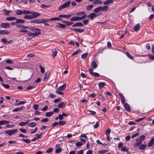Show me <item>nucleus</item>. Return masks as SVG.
Returning a JSON list of instances; mask_svg holds the SVG:
<instances>
[{"label": "nucleus", "mask_w": 154, "mask_h": 154, "mask_svg": "<svg viewBox=\"0 0 154 154\" xmlns=\"http://www.w3.org/2000/svg\"><path fill=\"white\" fill-rule=\"evenodd\" d=\"M87 17V14H85L81 17H73L70 19V20L71 21L80 20L85 19Z\"/></svg>", "instance_id": "f257e3e1"}, {"label": "nucleus", "mask_w": 154, "mask_h": 154, "mask_svg": "<svg viewBox=\"0 0 154 154\" xmlns=\"http://www.w3.org/2000/svg\"><path fill=\"white\" fill-rule=\"evenodd\" d=\"M71 3V1H69L63 4L62 5L60 6L59 8V11H60L62 9L67 8L69 6Z\"/></svg>", "instance_id": "f03ea898"}, {"label": "nucleus", "mask_w": 154, "mask_h": 154, "mask_svg": "<svg viewBox=\"0 0 154 154\" xmlns=\"http://www.w3.org/2000/svg\"><path fill=\"white\" fill-rule=\"evenodd\" d=\"M45 21H48V20H46L45 19H35L31 20V22L37 24H39L42 23H44Z\"/></svg>", "instance_id": "7ed1b4c3"}, {"label": "nucleus", "mask_w": 154, "mask_h": 154, "mask_svg": "<svg viewBox=\"0 0 154 154\" xmlns=\"http://www.w3.org/2000/svg\"><path fill=\"white\" fill-rule=\"evenodd\" d=\"M93 69L92 68H90L89 69L90 73L92 76H94L95 77H98L100 76V74L94 72H93Z\"/></svg>", "instance_id": "20e7f679"}, {"label": "nucleus", "mask_w": 154, "mask_h": 154, "mask_svg": "<svg viewBox=\"0 0 154 154\" xmlns=\"http://www.w3.org/2000/svg\"><path fill=\"white\" fill-rule=\"evenodd\" d=\"M41 34L40 32H36L34 33L29 32H28V35L30 37H35L41 35Z\"/></svg>", "instance_id": "39448f33"}, {"label": "nucleus", "mask_w": 154, "mask_h": 154, "mask_svg": "<svg viewBox=\"0 0 154 154\" xmlns=\"http://www.w3.org/2000/svg\"><path fill=\"white\" fill-rule=\"evenodd\" d=\"M98 15L96 14L95 13H92L88 15L87 17L88 18H90L91 20H92Z\"/></svg>", "instance_id": "423d86ee"}, {"label": "nucleus", "mask_w": 154, "mask_h": 154, "mask_svg": "<svg viewBox=\"0 0 154 154\" xmlns=\"http://www.w3.org/2000/svg\"><path fill=\"white\" fill-rule=\"evenodd\" d=\"M0 26L4 28H7L10 27V25L9 23H2L0 24Z\"/></svg>", "instance_id": "0eeeda50"}, {"label": "nucleus", "mask_w": 154, "mask_h": 154, "mask_svg": "<svg viewBox=\"0 0 154 154\" xmlns=\"http://www.w3.org/2000/svg\"><path fill=\"white\" fill-rule=\"evenodd\" d=\"M30 14H32L31 16L32 19H34L40 15V14L39 13L35 12H31V13Z\"/></svg>", "instance_id": "6e6552de"}, {"label": "nucleus", "mask_w": 154, "mask_h": 154, "mask_svg": "<svg viewBox=\"0 0 154 154\" xmlns=\"http://www.w3.org/2000/svg\"><path fill=\"white\" fill-rule=\"evenodd\" d=\"M119 95L121 98V100L122 103V104L125 103V100L124 96L120 93L119 94Z\"/></svg>", "instance_id": "1a4fd4ad"}, {"label": "nucleus", "mask_w": 154, "mask_h": 154, "mask_svg": "<svg viewBox=\"0 0 154 154\" xmlns=\"http://www.w3.org/2000/svg\"><path fill=\"white\" fill-rule=\"evenodd\" d=\"M152 145L154 147V137H152L150 140L149 142L147 145V146L149 147H151Z\"/></svg>", "instance_id": "9d476101"}, {"label": "nucleus", "mask_w": 154, "mask_h": 154, "mask_svg": "<svg viewBox=\"0 0 154 154\" xmlns=\"http://www.w3.org/2000/svg\"><path fill=\"white\" fill-rule=\"evenodd\" d=\"M10 32L5 30H0V34L4 35L5 34L8 35L9 34Z\"/></svg>", "instance_id": "9b49d317"}, {"label": "nucleus", "mask_w": 154, "mask_h": 154, "mask_svg": "<svg viewBox=\"0 0 154 154\" xmlns=\"http://www.w3.org/2000/svg\"><path fill=\"white\" fill-rule=\"evenodd\" d=\"M50 74V72H47L45 73V76L44 78V81H46L48 80V78L49 77V75Z\"/></svg>", "instance_id": "f8f14e48"}, {"label": "nucleus", "mask_w": 154, "mask_h": 154, "mask_svg": "<svg viewBox=\"0 0 154 154\" xmlns=\"http://www.w3.org/2000/svg\"><path fill=\"white\" fill-rule=\"evenodd\" d=\"M29 29L31 30L32 32H39V31L41 30V29L39 28H37L33 27H30L29 28Z\"/></svg>", "instance_id": "ddd939ff"}, {"label": "nucleus", "mask_w": 154, "mask_h": 154, "mask_svg": "<svg viewBox=\"0 0 154 154\" xmlns=\"http://www.w3.org/2000/svg\"><path fill=\"white\" fill-rule=\"evenodd\" d=\"M124 107L125 109L128 112L131 111V108L129 105L128 103H125L124 105Z\"/></svg>", "instance_id": "4468645a"}, {"label": "nucleus", "mask_w": 154, "mask_h": 154, "mask_svg": "<svg viewBox=\"0 0 154 154\" xmlns=\"http://www.w3.org/2000/svg\"><path fill=\"white\" fill-rule=\"evenodd\" d=\"M70 29L73 30L74 31L76 32H79L80 33H82L84 32V30L82 29Z\"/></svg>", "instance_id": "2eb2a0df"}, {"label": "nucleus", "mask_w": 154, "mask_h": 154, "mask_svg": "<svg viewBox=\"0 0 154 154\" xmlns=\"http://www.w3.org/2000/svg\"><path fill=\"white\" fill-rule=\"evenodd\" d=\"M71 16V15H60L58 16V17H64L66 19H68Z\"/></svg>", "instance_id": "dca6fc26"}, {"label": "nucleus", "mask_w": 154, "mask_h": 154, "mask_svg": "<svg viewBox=\"0 0 154 154\" xmlns=\"http://www.w3.org/2000/svg\"><path fill=\"white\" fill-rule=\"evenodd\" d=\"M83 26V24L81 22H77L72 25V26L73 27L76 26Z\"/></svg>", "instance_id": "f3484780"}, {"label": "nucleus", "mask_w": 154, "mask_h": 154, "mask_svg": "<svg viewBox=\"0 0 154 154\" xmlns=\"http://www.w3.org/2000/svg\"><path fill=\"white\" fill-rule=\"evenodd\" d=\"M140 28V24L139 23H137L134 26V30L135 31L137 32L139 30Z\"/></svg>", "instance_id": "a211bd4d"}, {"label": "nucleus", "mask_w": 154, "mask_h": 154, "mask_svg": "<svg viewBox=\"0 0 154 154\" xmlns=\"http://www.w3.org/2000/svg\"><path fill=\"white\" fill-rule=\"evenodd\" d=\"M58 24L59 25L56 26V27H58L59 28H61L62 29H65L66 26V25L65 24L60 23H58Z\"/></svg>", "instance_id": "6ab92c4d"}, {"label": "nucleus", "mask_w": 154, "mask_h": 154, "mask_svg": "<svg viewBox=\"0 0 154 154\" xmlns=\"http://www.w3.org/2000/svg\"><path fill=\"white\" fill-rule=\"evenodd\" d=\"M29 120H26V122H20L19 123V125L21 126H24L27 124L29 122Z\"/></svg>", "instance_id": "aec40b11"}, {"label": "nucleus", "mask_w": 154, "mask_h": 154, "mask_svg": "<svg viewBox=\"0 0 154 154\" xmlns=\"http://www.w3.org/2000/svg\"><path fill=\"white\" fill-rule=\"evenodd\" d=\"M66 87V84H64L62 86H60L58 89L60 91H63L64 89H65Z\"/></svg>", "instance_id": "412c9836"}, {"label": "nucleus", "mask_w": 154, "mask_h": 154, "mask_svg": "<svg viewBox=\"0 0 154 154\" xmlns=\"http://www.w3.org/2000/svg\"><path fill=\"white\" fill-rule=\"evenodd\" d=\"M91 67L94 69H96L97 66V65L95 61H93L91 64Z\"/></svg>", "instance_id": "4be33fe9"}, {"label": "nucleus", "mask_w": 154, "mask_h": 154, "mask_svg": "<svg viewBox=\"0 0 154 154\" xmlns=\"http://www.w3.org/2000/svg\"><path fill=\"white\" fill-rule=\"evenodd\" d=\"M58 107L59 108L64 107L66 106V104L63 102H61L58 105Z\"/></svg>", "instance_id": "5701e85b"}, {"label": "nucleus", "mask_w": 154, "mask_h": 154, "mask_svg": "<svg viewBox=\"0 0 154 154\" xmlns=\"http://www.w3.org/2000/svg\"><path fill=\"white\" fill-rule=\"evenodd\" d=\"M61 19L58 17H53L49 19H46V20H48V21L49 20L53 21V20H61Z\"/></svg>", "instance_id": "b1692460"}, {"label": "nucleus", "mask_w": 154, "mask_h": 154, "mask_svg": "<svg viewBox=\"0 0 154 154\" xmlns=\"http://www.w3.org/2000/svg\"><path fill=\"white\" fill-rule=\"evenodd\" d=\"M113 2L112 0H107L103 2V4L104 5H109L110 3H112Z\"/></svg>", "instance_id": "393cba45"}, {"label": "nucleus", "mask_w": 154, "mask_h": 154, "mask_svg": "<svg viewBox=\"0 0 154 154\" xmlns=\"http://www.w3.org/2000/svg\"><path fill=\"white\" fill-rule=\"evenodd\" d=\"M9 122V121H7L5 120L0 121V125H2L6 123H8Z\"/></svg>", "instance_id": "a878e982"}, {"label": "nucleus", "mask_w": 154, "mask_h": 154, "mask_svg": "<svg viewBox=\"0 0 154 154\" xmlns=\"http://www.w3.org/2000/svg\"><path fill=\"white\" fill-rule=\"evenodd\" d=\"M63 23H66L67 26H69L73 24V23L71 22H69L67 21L62 20Z\"/></svg>", "instance_id": "bb28decb"}, {"label": "nucleus", "mask_w": 154, "mask_h": 154, "mask_svg": "<svg viewBox=\"0 0 154 154\" xmlns=\"http://www.w3.org/2000/svg\"><path fill=\"white\" fill-rule=\"evenodd\" d=\"M98 85L99 88L101 89L105 85V83L104 82H100Z\"/></svg>", "instance_id": "cd10ccee"}, {"label": "nucleus", "mask_w": 154, "mask_h": 154, "mask_svg": "<svg viewBox=\"0 0 154 154\" xmlns=\"http://www.w3.org/2000/svg\"><path fill=\"white\" fill-rule=\"evenodd\" d=\"M101 6L95 8L94 11V12L95 13H98L101 11Z\"/></svg>", "instance_id": "c85d7f7f"}, {"label": "nucleus", "mask_w": 154, "mask_h": 154, "mask_svg": "<svg viewBox=\"0 0 154 154\" xmlns=\"http://www.w3.org/2000/svg\"><path fill=\"white\" fill-rule=\"evenodd\" d=\"M51 6V5H45L44 4H42L41 5V7L42 8H48Z\"/></svg>", "instance_id": "c756f323"}, {"label": "nucleus", "mask_w": 154, "mask_h": 154, "mask_svg": "<svg viewBox=\"0 0 154 154\" xmlns=\"http://www.w3.org/2000/svg\"><path fill=\"white\" fill-rule=\"evenodd\" d=\"M94 7L93 5H90L87 6L86 7V9L87 11H90Z\"/></svg>", "instance_id": "7c9ffc66"}, {"label": "nucleus", "mask_w": 154, "mask_h": 154, "mask_svg": "<svg viewBox=\"0 0 154 154\" xmlns=\"http://www.w3.org/2000/svg\"><path fill=\"white\" fill-rule=\"evenodd\" d=\"M24 108V106H22L21 107H19L17 108H16L12 110V111L13 112H18L20 110Z\"/></svg>", "instance_id": "2f4dec72"}, {"label": "nucleus", "mask_w": 154, "mask_h": 154, "mask_svg": "<svg viewBox=\"0 0 154 154\" xmlns=\"http://www.w3.org/2000/svg\"><path fill=\"white\" fill-rule=\"evenodd\" d=\"M16 18L14 17H9L6 18V20H7L11 21L16 19Z\"/></svg>", "instance_id": "473e14b6"}, {"label": "nucleus", "mask_w": 154, "mask_h": 154, "mask_svg": "<svg viewBox=\"0 0 154 154\" xmlns=\"http://www.w3.org/2000/svg\"><path fill=\"white\" fill-rule=\"evenodd\" d=\"M142 143V142H141V141H139L138 142L135 143L134 145V146L135 148H136L138 146H139L140 144H141Z\"/></svg>", "instance_id": "72a5a7b5"}, {"label": "nucleus", "mask_w": 154, "mask_h": 154, "mask_svg": "<svg viewBox=\"0 0 154 154\" xmlns=\"http://www.w3.org/2000/svg\"><path fill=\"white\" fill-rule=\"evenodd\" d=\"M146 144H141L140 145V146H139V149L140 150H143L145 149L146 147Z\"/></svg>", "instance_id": "f704fd0d"}, {"label": "nucleus", "mask_w": 154, "mask_h": 154, "mask_svg": "<svg viewBox=\"0 0 154 154\" xmlns=\"http://www.w3.org/2000/svg\"><path fill=\"white\" fill-rule=\"evenodd\" d=\"M16 20V22L17 23H23L25 22V20L22 19H17Z\"/></svg>", "instance_id": "c9c22d12"}, {"label": "nucleus", "mask_w": 154, "mask_h": 154, "mask_svg": "<svg viewBox=\"0 0 154 154\" xmlns=\"http://www.w3.org/2000/svg\"><path fill=\"white\" fill-rule=\"evenodd\" d=\"M36 124L35 123V122H32L31 123H30L28 124V126L30 127H34L35 126H36Z\"/></svg>", "instance_id": "e433bc0d"}, {"label": "nucleus", "mask_w": 154, "mask_h": 154, "mask_svg": "<svg viewBox=\"0 0 154 154\" xmlns=\"http://www.w3.org/2000/svg\"><path fill=\"white\" fill-rule=\"evenodd\" d=\"M17 27L21 29H26L29 28V27L28 26H25L21 24L18 25Z\"/></svg>", "instance_id": "4c0bfd02"}, {"label": "nucleus", "mask_w": 154, "mask_h": 154, "mask_svg": "<svg viewBox=\"0 0 154 154\" xmlns=\"http://www.w3.org/2000/svg\"><path fill=\"white\" fill-rule=\"evenodd\" d=\"M101 11H107L109 9V7L108 6H104L103 7L101 6Z\"/></svg>", "instance_id": "58836bf2"}, {"label": "nucleus", "mask_w": 154, "mask_h": 154, "mask_svg": "<svg viewBox=\"0 0 154 154\" xmlns=\"http://www.w3.org/2000/svg\"><path fill=\"white\" fill-rule=\"evenodd\" d=\"M23 11L20 10H17L16 11V14L18 15H20L23 14Z\"/></svg>", "instance_id": "ea45409f"}, {"label": "nucleus", "mask_w": 154, "mask_h": 154, "mask_svg": "<svg viewBox=\"0 0 154 154\" xmlns=\"http://www.w3.org/2000/svg\"><path fill=\"white\" fill-rule=\"evenodd\" d=\"M94 2V4H102L103 2L100 0H95Z\"/></svg>", "instance_id": "a19ab883"}, {"label": "nucleus", "mask_w": 154, "mask_h": 154, "mask_svg": "<svg viewBox=\"0 0 154 154\" xmlns=\"http://www.w3.org/2000/svg\"><path fill=\"white\" fill-rule=\"evenodd\" d=\"M22 13L24 14H28L31 13V12L27 10H23V11Z\"/></svg>", "instance_id": "79ce46f5"}, {"label": "nucleus", "mask_w": 154, "mask_h": 154, "mask_svg": "<svg viewBox=\"0 0 154 154\" xmlns=\"http://www.w3.org/2000/svg\"><path fill=\"white\" fill-rule=\"evenodd\" d=\"M53 113V112H47L45 114V116L47 117H50L52 116Z\"/></svg>", "instance_id": "37998d69"}, {"label": "nucleus", "mask_w": 154, "mask_h": 154, "mask_svg": "<svg viewBox=\"0 0 154 154\" xmlns=\"http://www.w3.org/2000/svg\"><path fill=\"white\" fill-rule=\"evenodd\" d=\"M24 18L25 19H28L29 20L32 19V17L31 15H25L24 17Z\"/></svg>", "instance_id": "c03bdc74"}, {"label": "nucleus", "mask_w": 154, "mask_h": 154, "mask_svg": "<svg viewBox=\"0 0 154 154\" xmlns=\"http://www.w3.org/2000/svg\"><path fill=\"white\" fill-rule=\"evenodd\" d=\"M145 138V135H142L139 138V139L138 140H136V141H138L139 140H140V141H142V140H144Z\"/></svg>", "instance_id": "a18cd8bd"}, {"label": "nucleus", "mask_w": 154, "mask_h": 154, "mask_svg": "<svg viewBox=\"0 0 154 154\" xmlns=\"http://www.w3.org/2000/svg\"><path fill=\"white\" fill-rule=\"evenodd\" d=\"M126 54L127 55V56L130 59L133 60L134 59V58L131 56L130 54L128 52H127L126 53Z\"/></svg>", "instance_id": "49530a36"}, {"label": "nucleus", "mask_w": 154, "mask_h": 154, "mask_svg": "<svg viewBox=\"0 0 154 154\" xmlns=\"http://www.w3.org/2000/svg\"><path fill=\"white\" fill-rule=\"evenodd\" d=\"M66 124V122L64 121H60L58 122V124L60 125H63Z\"/></svg>", "instance_id": "de8ad7c7"}, {"label": "nucleus", "mask_w": 154, "mask_h": 154, "mask_svg": "<svg viewBox=\"0 0 154 154\" xmlns=\"http://www.w3.org/2000/svg\"><path fill=\"white\" fill-rule=\"evenodd\" d=\"M52 55L54 57H55L57 54V51H56L55 50H53L52 51Z\"/></svg>", "instance_id": "09e8293b"}, {"label": "nucleus", "mask_w": 154, "mask_h": 154, "mask_svg": "<svg viewBox=\"0 0 154 154\" xmlns=\"http://www.w3.org/2000/svg\"><path fill=\"white\" fill-rule=\"evenodd\" d=\"M88 55V53H85L81 55V58L82 59H85L87 56Z\"/></svg>", "instance_id": "8fccbe9b"}, {"label": "nucleus", "mask_w": 154, "mask_h": 154, "mask_svg": "<svg viewBox=\"0 0 154 154\" xmlns=\"http://www.w3.org/2000/svg\"><path fill=\"white\" fill-rule=\"evenodd\" d=\"M128 149L126 147V146H124V147H122L121 149V150L122 151L128 152Z\"/></svg>", "instance_id": "3c124183"}, {"label": "nucleus", "mask_w": 154, "mask_h": 154, "mask_svg": "<svg viewBox=\"0 0 154 154\" xmlns=\"http://www.w3.org/2000/svg\"><path fill=\"white\" fill-rule=\"evenodd\" d=\"M53 151V149L52 148H48L46 150L47 153H49Z\"/></svg>", "instance_id": "603ef678"}, {"label": "nucleus", "mask_w": 154, "mask_h": 154, "mask_svg": "<svg viewBox=\"0 0 154 154\" xmlns=\"http://www.w3.org/2000/svg\"><path fill=\"white\" fill-rule=\"evenodd\" d=\"M22 140L27 143H29L31 142V141L29 139L23 138L22 139Z\"/></svg>", "instance_id": "864d4df0"}, {"label": "nucleus", "mask_w": 154, "mask_h": 154, "mask_svg": "<svg viewBox=\"0 0 154 154\" xmlns=\"http://www.w3.org/2000/svg\"><path fill=\"white\" fill-rule=\"evenodd\" d=\"M85 12H77L76 13V15H77L79 16H81L83 14L85 15Z\"/></svg>", "instance_id": "5fc2aeb1"}, {"label": "nucleus", "mask_w": 154, "mask_h": 154, "mask_svg": "<svg viewBox=\"0 0 154 154\" xmlns=\"http://www.w3.org/2000/svg\"><path fill=\"white\" fill-rule=\"evenodd\" d=\"M5 132L10 136H11L12 135L11 130L5 131Z\"/></svg>", "instance_id": "6e6d98bb"}, {"label": "nucleus", "mask_w": 154, "mask_h": 154, "mask_svg": "<svg viewBox=\"0 0 154 154\" xmlns=\"http://www.w3.org/2000/svg\"><path fill=\"white\" fill-rule=\"evenodd\" d=\"M2 85L6 89L10 87L9 85L5 84L4 83H2Z\"/></svg>", "instance_id": "4d7b16f0"}, {"label": "nucleus", "mask_w": 154, "mask_h": 154, "mask_svg": "<svg viewBox=\"0 0 154 154\" xmlns=\"http://www.w3.org/2000/svg\"><path fill=\"white\" fill-rule=\"evenodd\" d=\"M5 62L9 64H12L13 63V62L12 61V60H10L8 59Z\"/></svg>", "instance_id": "13d9d810"}, {"label": "nucleus", "mask_w": 154, "mask_h": 154, "mask_svg": "<svg viewBox=\"0 0 154 154\" xmlns=\"http://www.w3.org/2000/svg\"><path fill=\"white\" fill-rule=\"evenodd\" d=\"M4 11L5 12V15H8V14H9L11 12V11L10 10H7L6 9H4Z\"/></svg>", "instance_id": "bf43d9fd"}, {"label": "nucleus", "mask_w": 154, "mask_h": 154, "mask_svg": "<svg viewBox=\"0 0 154 154\" xmlns=\"http://www.w3.org/2000/svg\"><path fill=\"white\" fill-rule=\"evenodd\" d=\"M26 103V102L25 101H20L18 103L16 104V105H17V106H18V105H20V104H23Z\"/></svg>", "instance_id": "052dcab7"}, {"label": "nucleus", "mask_w": 154, "mask_h": 154, "mask_svg": "<svg viewBox=\"0 0 154 154\" xmlns=\"http://www.w3.org/2000/svg\"><path fill=\"white\" fill-rule=\"evenodd\" d=\"M39 106L37 104H35L33 105V109L36 110H38V109Z\"/></svg>", "instance_id": "680f3d73"}, {"label": "nucleus", "mask_w": 154, "mask_h": 154, "mask_svg": "<svg viewBox=\"0 0 154 154\" xmlns=\"http://www.w3.org/2000/svg\"><path fill=\"white\" fill-rule=\"evenodd\" d=\"M39 66L40 67V71L41 73H44V69L43 67L41 65H39Z\"/></svg>", "instance_id": "e2e57ef3"}, {"label": "nucleus", "mask_w": 154, "mask_h": 154, "mask_svg": "<svg viewBox=\"0 0 154 154\" xmlns=\"http://www.w3.org/2000/svg\"><path fill=\"white\" fill-rule=\"evenodd\" d=\"M75 145L77 146H81L82 145V143L80 142H78L75 143Z\"/></svg>", "instance_id": "0e129e2a"}, {"label": "nucleus", "mask_w": 154, "mask_h": 154, "mask_svg": "<svg viewBox=\"0 0 154 154\" xmlns=\"http://www.w3.org/2000/svg\"><path fill=\"white\" fill-rule=\"evenodd\" d=\"M145 46L148 50H149L150 49V46L149 43H147L146 44Z\"/></svg>", "instance_id": "69168bd1"}, {"label": "nucleus", "mask_w": 154, "mask_h": 154, "mask_svg": "<svg viewBox=\"0 0 154 154\" xmlns=\"http://www.w3.org/2000/svg\"><path fill=\"white\" fill-rule=\"evenodd\" d=\"M80 51V50H78L74 52L72 54V56H73L74 55H76L77 54H78Z\"/></svg>", "instance_id": "338daca9"}, {"label": "nucleus", "mask_w": 154, "mask_h": 154, "mask_svg": "<svg viewBox=\"0 0 154 154\" xmlns=\"http://www.w3.org/2000/svg\"><path fill=\"white\" fill-rule=\"evenodd\" d=\"M111 131V130L109 128L108 129L106 132V135H109Z\"/></svg>", "instance_id": "774afa93"}]
</instances>
